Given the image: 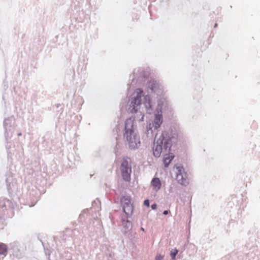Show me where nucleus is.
I'll use <instances>...</instances> for the list:
<instances>
[{
  "label": "nucleus",
  "mask_w": 260,
  "mask_h": 260,
  "mask_svg": "<svg viewBox=\"0 0 260 260\" xmlns=\"http://www.w3.org/2000/svg\"><path fill=\"white\" fill-rule=\"evenodd\" d=\"M120 171L123 179L126 182H129L131 180L132 173L131 160L129 158H123L120 166Z\"/></svg>",
  "instance_id": "1"
},
{
  "label": "nucleus",
  "mask_w": 260,
  "mask_h": 260,
  "mask_svg": "<svg viewBox=\"0 0 260 260\" xmlns=\"http://www.w3.org/2000/svg\"><path fill=\"white\" fill-rule=\"evenodd\" d=\"M125 128L126 129L125 136L129 143V146L135 149L140 143L139 137L134 133L132 129H127V123H125Z\"/></svg>",
  "instance_id": "2"
},
{
  "label": "nucleus",
  "mask_w": 260,
  "mask_h": 260,
  "mask_svg": "<svg viewBox=\"0 0 260 260\" xmlns=\"http://www.w3.org/2000/svg\"><path fill=\"white\" fill-rule=\"evenodd\" d=\"M176 170V180L182 185H185L187 183L186 174L184 172V168L181 166H177Z\"/></svg>",
  "instance_id": "3"
},
{
  "label": "nucleus",
  "mask_w": 260,
  "mask_h": 260,
  "mask_svg": "<svg viewBox=\"0 0 260 260\" xmlns=\"http://www.w3.org/2000/svg\"><path fill=\"white\" fill-rule=\"evenodd\" d=\"M137 95L134 97V100L131 102V107L133 108L131 110L132 113H136L137 111L136 108L141 104V98L142 96L143 90L141 89L136 90Z\"/></svg>",
  "instance_id": "4"
},
{
  "label": "nucleus",
  "mask_w": 260,
  "mask_h": 260,
  "mask_svg": "<svg viewBox=\"0 0 260 260\" xmlns=\"http://www.w3.org/2000/svg\"><path fill=\"white\" fill-rule=\"evenodd\" d=\"M162 140H161L160 142L157 141L156 142H154L153 146V154L156 157H158L160 156L161 151H162Z\"/></svg>",
  "instance_id": "5"
},
{
  "label": "nucleus",
  "mask_w": 260,
  "mask_h": 260,
  "mask_svg": "<svg viewBox=\"0 0 260 260\" xmlns=\"http://www.w3.org/2000/svg\"><path fill=\"white\" fill-rule=\"evenodd\" d=\"M151 185L154 191H158L160 189L161 186V181L159 178L157 177H154L151 180Z\"/></svg>",
  "instance_id": "6"
},
{
  "label": "nucleus",
  "mask_w": 260,
  "mask_h": 260,
  "mask_svg": "<svg viewBox=\"0 0 260 260\" xmlns=\"http://www.w3.org/2000/svg\"><path fill=\"white\" fill-rule=\"evenodd\" d=\"M162 122V116L161 114L159 113L155 115V118L154 120V126L157 129L158 128Z\"/></svg>",
  "instance_id": "7"
},
{
  "label": "nucleus",
  "mask_w": 260,
  "mask_h": 260,
  "mask_svg": "<svg viewBox=\"0 0 260 260\" xmlns=\"http://www.w3.org/2000/svg\"><path fill=\"white\" fill-rule=\"evenodd\" d=\"M174 158V155L172 153L167 155L164 158V163L165 167H168L172 160Z\"/></svg>",
  "instance_id": "8"
},
{
  "label": "nucleus",
  "mask_w": 260,
  "mask_h": 260,
  "mask_svg": "<svg viewBox=\"0 0 260 260\" xmlns=\"http://www.w3.org/2000/svg\"><path fill=\"white\" fill-rule=\"evenodd\" d=\"M7 252V246L4 243L0 244V254L6 255Z\"/></svg>",
  "instance_id": "9"
},
{
  "label": "nucleus",
  "mask_w": 260,
  "mask_h": 260,
  "mask_svg": "<svg viewBox=\"0 0 260 260\" xmlns=\"http://www.w3.org/2000/svg\"><path fill=\"white\" fill-rule=\"evenodd\" d=\"M145 102L144 104L145 105V107L147 109H150L151 108V101L150 97L148 95H146L144 98Z\"/></svg>",
  "instance_id": "10"
},
{
  "label": "nucleus",
  "mask_w": 260,
  "mask_h": 260,
  "mask_svg": "<svg viewBox=\"0 0 260 260\" xmlns=\"http://www.w3.org/2000/svg\"><path fill=\"white\" fill-rule=\"evenodd\" d=\"M157 86L156 81L151 80L150 81L148 84V87L152 90H153Z\"/></svg>",
  "instance_id": "11"
},
{
  "label": "nucleus",
  "mask_w": 260,
  "mask_h": 260,
  "mask_svg": "<svg viewBox=\"0 0 260 260\" xmlns=\"http://www.w3.org/2000/svg\"><path fill=\"white\" fill-rule=\"evenodd\" d=\"M178 250L176 249H175L173 251H171L170 255L172 258V259L174 260L175 259V257L176 254L178 253Z\"/></svg>",
  "instance_id": "12"
},
{
  "label": "nucleus",
  "mask_w": 260,
  "mask_h": 260,
  "mask_svg": "<svg viewBox=\"0 0 260 260\" xmlns=\"http://www.w3.org/2000/svg\"><path fill=\"white\" fill-rule=\"evenodd\" d=\"M163 258H164L163 256H162L160 254H158V255H156V256L155 257V260H162Z\"/></svg>",
  "instance_id": "13"
},
{
  "label": "nucleus",
  "mask_w": 260,
  "mask_h": 260,
  "mask_svg": "<svg viewBox=\"0 0 260 260\" xmlns=\"http://www.w3.org/2000/svg\"><path fill=\"white\" fill-rule=\"evenodd\" d=\"M144 205L145 206L149 207V200H145L144 202Z\"/></svg>",
  "instance_id": "14"
},
{
  "label": "nucleus",
  "mask_w": 260,
  "mask_h": 260,
  "mask_svg": "<svg viewBox=\"0 0 260 260\" xmlns=\"http://www.w3.org/2000/svg\"><path fill=\"white\" fill-rule=\"evenodd\" d=\"M156 208H157V205H156V204H152V205H151V208H152V209H153V210H155V209H156Z\"/></svg>",
  "instance_id": "15"
},
{
  "label": "nucleus",
  "mask_w": 260,
  "mask_h": 260,
  "mask_svg": "<svg viewBox=\"0 0 260 260\" xmlns=\"http://www.w3.org/2000/svg\"><path fill=\"white\" fill-rule=\"evenodd\" d=\"M169 213V211H167V210H166V211H164V212H163V214L164 215H167Z\"/></svg>",
  "instance_id": "16"
},
{
  "label": "nucleus",
  "mask_w": 260,
  "mask_h": 260,
  "mask_svg": "<svg viewBox=\"0 0 260 260\" xmlns=\"http://www.w3.org/2000/svg\"><path fill=\"white\" fill-rule=\"evenodd\" d=\"M217 24H215V26H214V27H216L217 26Z\"/></svg>",
  "instance_id": "17"
},
{
  "label": "nucleus",
  "mask_w": 260,
  "mask_h": 260,
  "mask_svg": "<svg viewBox=\"0 0 260 260\" xmlns=\"http://www.w3.org/2000/svg\"><path fill=\"white\" fill-rule=\"evenodd\" d=\"M123 211H124V212H125V213H126V212H125V209H124V208H123Z\"/></svg>",
  "instance_id": "18"
}]
</instances>
